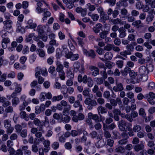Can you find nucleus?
<instances>
[{
    "instance_id": "1",
    "label": "nucleus",
    "mask_w": 155,
    "mask_h": 155,
    "mask_svg": "<svg viewBox=\"0 0 155 155\" xmlns=\"http://www.w3.org/2000/svg\"><path fill=\"white\" fill-rule=\"evenodd\" d=\"M83 94L85 97H88L85 99L84 103L85 104L87 105V108L88 110H91L93 107L97 105L96 101L94 99H92L93 95L90 94L88 89H84L83 91Z\"/></svg>"
},
{
    "instance_id": "2",
    "label": "nucleus",
    "mask_w": 155,
    "mask_h": 155,
    "mask_svg": "<svg viewBox=\"0 0 155 155\" xmlns=\"http://www.w3.org/2000/svg\"><path fill=\"white\" fill-rule=\"evenodd\" d=\"M63 51L65 52V57L67 58L71 59L72 61L77 60L78 58V54H73L71 52L67 51V49L66 48L63 49Z\"/></svg>"
},
{
    "instance_id": "3",
    "label": "nucleus",
    "mask_w": 155,
    "mask_h": 155,
    "mask_svg": "<svg viewBox=\"0 0 155 155\" xmlns=\"http://www.w3.org/2000/svg\"><path fill=\"white\" fill-rule=\"evenodd\" d=\"M36 73L35 76L37 78L38 76L41 74L43 76H46L47 74V71L45 68H40L38 67L35 69Z\"/></svg>"
},
{
    "instance_id": "4",
    "label": "nucleus",
    "mask_w": 155,
    "mask_h": 155,
    "mask_svg": "<svg viewBox=\"0 0 155 155\" xmlns=\"http://www.w3.org/2000/svg\"><path fill=\"white\" fill-rule=\"evenodd\" d=\"M17 96V94L15 92H13L11 95V97L12 98V104L13 106H16L20 102L19 99Z\"/></svg>"
},
{
    "instance_id": "5",
    "label": "nucleus",
    "mask_w": 155,
    "mask_h": 155,
    "mask_svg": "<svg viewBox=\"0 0 155 155\" xmlns=\"http://www.w3.org/2000/svg\"><path fill=\"white\" fill-rule=\"evenodd\" d=\"M27 25L25 27V29H34V30L35 31V28L37 27V24L35 22H33L32 20H29L27 21Z\"/></svg>"
},
{
    "instance_id": "6",
    "label": "nucleus",
    "mask_w": 155,
    "mask_h": 155,
    "mask_svg": "<svg viewBox=\"0 0 155 155\" xmlns=\"http://www.w3.org/2000/svg\"><path fill=\"white\" fill-rule=\"evenodd\" d=\"M47 27H48L47 31H48L49 29V27L47 24L44 26L40 25H38L37 26L36 31L38 32L39 34L41 35L44 33V30Z\"/></svg>"
},
{
    "instance_id": "7",
    "label": "nucleus",
    "mask_w": 155,
    "mask_h": 155,
    "mask_svg": "<svg viewBox=\"0 0 155 155\" xmlns=\"http://www.w3.org/2000/svg\"><path fill=\"white\" fill-rule=\"evenodd\" d=\"M33 123L35 126L39 127V131H41L43 129V124L42 123L41 121L38 118H34Z\"/></svg>"
},
{
    "instance_id": "8",
    "label": "nucleus",
    "mask_w": 155,
    "mask_h": 155,
    "mask_svg": "<svg viewBox=\"0 0 155 155\" xmlns=\"http://www.w3.org/2000/svg\"><path fill=\"white\" fill-rule=\"evenodd\" d=\"M88 117L94 120L96 123H99L101 121V119L97 114H94L91 113H89L88 114Z\"/></svg>"
},
{
    "instance_id": "9",
    "label": "nucleus",
    "mask_w": 155,
    "mask_h": 155,
    "mask_svg": "<svg viewBox=\"0 0 155 155\" xmlns=\"http://www.w3.org/2000/svg\"><path fill=\"white\" fill-rule=\"evenodd\" d=\"M89 69L91 71H93L92 73V75L94 77H95L99 74V71L98 68L96 66L91 65L89 66Z\"/></svg>"
},
{
    "instance_id": "10",
    "label": "nucleus",
    "mask_w": 155,
    "mask_h": 155,
    "mask_svg": "<svg viewBox=\"0 0 155 155\" xmlns=\"http://www.w3.org/2000/svg\"><path fill=\"white\" fill-rule=\"evenodd\" d=\"M116 86L113 87V90L116 92L121 91L124 90L123 86L122 83L120 82H116Z\"/></svg>"
},
{
    "instance_id": "11",
    "label": "nucleus",
    "mask_w": 155,
    "mask_h": 155,
    "mask_svg": "<svg viewBox=\"0 0 155 155\" xmlns=\"http://www.w3.org/2000/svg\"><path fill=\"white\" fill-rule=\"evenodd\" d=\"M104 58H100V59L103 61L110 60L113 57L112 53L110 52H106L104 55Z\"/></svg>"
},
{
    "instance_id": "12",
    "label": "nucleus",
    "mask_w": 155,
    "mask_h": 155,
    "mask_svg": "<svg viewBox=\"0 0 155 155\" xmlns=\"http://www.w3.org/2000/svg\"><path fill=\"white\" fill-rule=\"evenodd\" d=\"M110 103L113 106H116L117 104L120 105L122 104L121 99L119 97H117L116 100L112 99L110 100Z\"/></svg>"
},
{
    "instance_id": "13",
    "label": "nucleus",
    "mask_w": 155,
    "mask_h": 155,
    "mask_svg": "<svg viewBox=\"0 0 155 155\" xmlns=\"http://www.w3.org/2000/svg\"><path fill=\"white\" fill-rule=\"evenodd\" d=\"M102 28V25L100 23L97 24L93 28V31L95 33H98Z\"/></svg>"
},
{
    "instance_id": "14",
    "label": "nucleus",
    "mask_w": 155,
    "mask_h": 155,
    "mask_svg": "<svg viewBox=\"0 0 155 155\" xmlns=\"http://www.w3.org/2000/svg\"><path fill=\"white\" fill-rule=\"evenodd\" d=\"M51 15V13L48 11L47 9L45 8L43 14V17L42 19V22H44L47 19V18L49 17Z\"/></svg>"
},
{
    "instance_id": "15",
    "label": "nucleus",
    "mask_w": 155,
    "mask_h": 155,
    "mask_svg": "<svg viewBox=\"0 0 155 155\" xmlns=\"http://www.w3.org/2000/svg\"><path fill=\"white\" fill-rule=\"evenodd\" d=\"M118 32L119 33V37L120 38H123L127 35L126 30L123 27L120 28Z\"/></svg>"
},
{
    "instance_id": "16",
    "label": "nucleus",
    "mask_w": 155,
    "mask_h": 155,
    "mask_svg": "<svg viewBox=\"0 0 155 155\" xmlns=\"http://www.w3.org/2000/svg\"><path fill=\"white\" fill-rule=\"evenodd\" d=\"M139 73L141 75H147L148 74V70L145 66L140 67L139 70Z\"/></svg>"
},
{
    "instance_id": "17",
    "label": "nucleus",
    "mask_w": 155,
    "mask_h": 155,
    "mask_svg": "<svg viewBox=\"0 0 155 155\" xmlns=\"http://www.w3.org/2000/svg\"><path fill=\"white\" fill-rule=\"evenodd\" d=\"M12 21L10 20L5 21H3L5 28L7 30H9L12 28Z\"/></svg>"
},
{
    "instance_id": "18",
    "label": "nucleus",
    "mask_w": 155,
    "mask_h": 155,
    "mask_svg": "<svg viewBox=\"0 0 155 155\" xmlns=\"http://www.w3.org/2000/svg\"><path fill=\"white\" fill-rule=\"evenodd\" d=\"M144 145L143 143L136 144L135 146L134 149L136 152H139L140 150L144 149Z\"/></svg>"
},
{
    "instance_id": "19",
    "label": "nucleus",
    "mask_w": 155,
    "mask_h": 155,
    "mask_svg": "<svg viewBox=\"0 0 155 155\" xmlns=\"http://www.w3.org/2000/svg\"><path fill=\"white\" fill-rule=\"evenodd\" d=\"M111 21L112 23L116 25L119 24L120 25H123L124 24V22L126 23V21H123L121 19L119 18L112 19L111 20Z\"/></svg>"
},
{
    "instance_id": "20",
    "label": "nucleus",
    "mask_w": 155,
    "mask_h": 155,
    "mask_svg": "<svg viewBox=\"0 0 155 155\" xmlns=\"http://www.w3.org/2000/svg\"><path fill=\"white\" fill-rule=\"evenodd\" d=\"M105 144V143L103 140H100L95 143V146L98 148L103 147Z\"/></svg>"
},
{
    "instance_id": "21",
    "label": "nucleus",
    "mask_w": 155,
    "mask_h": 155,
    "mask_svg": "<svg viewBox=\"0 0 155 155\" xmlns=\"http://www.w3.org/2000/svg\"><path fill=\"white\" fill-rule=\"evenodd\" d=\"M126 96L128 99L129 98L131 99V101L132 103H134L135 102L134 95L133 92L131 91L127 92L126 93Z\"/></svg>"
},
{
    "instance_id": "22",
    "label": "nucleus",
    "mask_w": 155,
    "mask_h": 155,
    "mask_svg": "<svg viewBox=\"0 0 155 155\" xmlns=\"http://www.w3.org/2000/svg\"><path fill=\"white\" fill-rule=\"evenodd\" d=\"M131 69L128 67H126L123 70L121 71L122 75L124 76H126L128 74H129L130 71Z\"/></svg>"
},
{
    "instance_id": "23",
    "label": "nucleus",
    "mask_w": 155,
    "mask_h": 155,
    "mask_svg": "<svg viewBox=\"0 0 155 155\" xmlns=\"http://www.w3.org/2000/svg\"><path fill=\"white\" fill-rule=\"evenodd\" d=\"M73 106L75 108H77L79 107V109L78 111L80 112L83 110V108H82V105L81 104L80 102L76 101L74 103Z\"/></svg>"
},
{
    "instance_id": "24",
    "label": "nucleus",
    "mask_w": 155,
    "mask_h": 155,
    "mask_svg": "<svg viewBox=\"0 0 155 155\" xmlns=\"http://www.w3.org/2000/svg\"><path fill=\"white\" fill-rule=\"evenodd\" d=\"M57 68L56 70L58 72H59L61 71H63V66L61 64L60 62L57 61L56 63Z\"/></svg>"
},
{
    "instance_id": "25",
    "label": "nucleus",
    "mask_w": 155,
    "mask_h": 155,
    "mask_svg": "<svg viewBox=\"0 0 155 155\" xmlns=\"http://www.w3.org/2000/svg\"><path fill=\"white\" fill-rule=\"evenodd\" d=\"M97 110L99 114L100 113L101 114L105 113L107 111V109L102 107V106H99L97 108Z\"/></svg>"
},
{
    "instance_id": "26",
    "label": "nucleus",
    "mask_w": 155,
    "mask_h": 155,
    "mask_svg": "<svg viewBox=\"0 0 155 155\" xmlns=\"http://www.w3.org/2000/svg\"><path fill=\"white\" fill-rule=\"evenodd\" d=\"M60 103L62 107H64V108L71 109V106L65 101H61L60 102Z\"/></svg>"
},
{
    "instance_id": "27",
    "label": "nucleus",
    "mask_w": 155,
    "mask_h": 155,
    "mask_svg": "<svg viewBox=\"0 0 155 155\" xmlns=\"http://www.w3.org/2000/svg\"><path fill=\"white\" fill-rule=\"evenodd\" d=\"M17 28L16 29V32L18 33H22L25 32L24 29L21 26V24L18 23L17 24Z\"/></svg>"
},
{
    "instance_id": "28",
    "label": "nucleus",
    "mask_w": 155,
    "mask_h": 155,
    "mask_svg": "<svg viewBox=\"0 0 155 155\" xmlns=\"http://www.w3.org/2000/svg\"><path fill=\"white\" fill-rule=\"evenodd\" d=\"M28 146H22L21 150L23 151L24 153L28 155H30L31 154V151L28 150Z\"/></svg>"
},
{
    "instance_id": "29",
    "label": "nucleus",
    "mask_w": 155,
    "mask_h": 155,
    "mask_svg": "<svg viewBox=\"0 0 155 155\" xmlns=\"http://www.w3.org/2000/svg\"><path fill=\"white\" fill-rule=\"evenodd\" d=\"M37 54L41 57H44L45 55V52L44 50L41 48L38 49L36 50Z\"/></svg>"
},
{
    "instance_id": "30",
    "label": "nucleus",
    "mask_w": 155,
    "mask_h": 155,
    "mask_svg": "<svg viewBox=\"0 0 155 155\" xmlns=\"http://www.w3.org/2000/svg\"><path fill=\"white\" fill-rule=\"evenodd\" d=\"M63 98V96L62 95H60L57 96H54L52 98L51 100L53 102H55L56 101H58L62 100Z\"/></svg>"
},
{
    "instance_id": "31",
    "label": "nucleus",
    "mask_w": 155,
    "mask_h": 155,
    "mask_svg": "<svg viewBox=\"0 0 155 155\" xmlns=\"http://www.w3.org/2000/svg\"><path fill=\"white\" fill-rule=\"evenodd\" d=\"M35 41L37 42V44L38 47L41 48H43L45 47V44L42 41L39 40V39L36 38Z\"/></svg>"
},
{
    "instance_id": "32",
    "label": "nucleus",
    "mask_w": 155,
    "mask_h": 155,
    "mask_svg": "<svg viewBox=\"0 0 155 155\" xmlns=\"http://www.w3.org/2000/svg\"><path fill=\"white\" fill-rule=\"evenodd\" d=\"M120 54L122 56L127 58V55L131 54V51H129L125 50L124 51L120 52Z\"/></svg>"
},
{
    "instance_id": "33",
    "label": "nucleus",
    "mask_w": 155,
    "mask_h": 155,
    "mask_svg": "<svg viewBox=\"0 0 155 155\" xmlns=\"http://www.w3.org/2000/svg\"><path fill=\"white\" fill-rule=\"evenodd\" d=\"M98 134L97 132L95 130H93L89 134V136L92 139L97 138L98 139Z\"/></svg>"
},
{
    "instance_id": "34",
    "label": "nucleus",
    "mask_w": 155,
    "mask_h": 155,
    "mask_svg": "<svg viewBox=\"0 0 155 155\" xmlns=\"http://www.w3.org/2000/svg\"><path fill=\"white\" fill-rule=\"evenodd\" d=\"M128 139L124 138L119 140L118 142V143L120 145H125L127 144L128 142Z\"/></svg>"
},
{
    "instance_id": "35",
    "label": "nucleus",
    "mask_w": 155,
    "mask_h": 155,
    "mask_svg": "<svg viewBox=\"0 0 155 155\" xmlns=\"http://www.w3.org/2000/svg\"><path fill=\"white\" fill-rule=\"evenodd\" d=\"M108 32L106 31H103L99 34L100 37L102 39H104L106 37L107 35L108 34Z\"/></svg>"
},
{
    "instance_id": "36",
    "label": "nucleus",
    "mask_w": 155,
    "mask_h": 155,
    "mask_svg": "<svg viewBox=\"0 0 155 155\" xmlns=\"http://www.w3.org/2000/svg\"><path fill=\"white\" fill-rule=\"evenodd\" d=\"M86 123L89 126V127L90 129H92L93 127V123L91 118H88L86 120Z\"/></svg>"
},
{
    "instance_id": "37",
    "label": "nucleus",
    "mask_w": 155,
    "mask_h": 155,
    "mask_svg": "<svg viewBox=\"0 0 155 155\" xmlns=\"http://www.w3.org/2000/svg\"><path fill=\"white\" fill-rule=\"evenodd\" d=\"M70 119L71 117L68 116H66L64 117H62L61 118L62 122L65 123H68L70 121Z\"/></svg>"
},
{
    "instance_id": "38",
    "label": "nucleus",
    "mask_w": 155,
    "mask_h": 155,
    "mask_svg": "<svg viewBox=\"0 0 155 155\" xmlns=\"http://www.w3.org/2000/svg\"><path fill=\"white\" fill-rule=\"evenodd\" d=\"M116 64L118 68H121L124 66V61L122 60H118L116 61Z\"/></svg>"
},
{
    "instance_id": "39",
    "label": "nucleus",
    "mask_w": 155,
    "mask_h": 155,
    "mask_svg": "<svg viewBox=\"0 0 155 155\" xmlns=\"http://www.w3.org/2000/svg\"><path fill=\"white\" fill-rule=\"evenodd\" d=\"M88 56L90 57L93 59L95 58L96 56V55L94 51L93 50H90L89 51V53Z\"/></svg>"
},
{
    "instance_id": "40",
    "label": "nucleus",
    "mask_w": 155,
    "mask_h": 155,
    "mask_svg": "<svg viewBox=\"0 0 155 155\" xmlns=\"http://www.w3.org/2000/svg\"><path fill=\"white\" fill-rule=\"evenodd\" d=\"M74 2L69 0L68 2L66 4V5L67 8L69 9L72 8L74 5Z\"/></svg>"
},
{
    "instance_id": "41",
    "label": "nucleus",
    "mask_w": 155,
    "mask_h": 155,
    "mask_svg": "<svg viewBox=\"0 0 155 155\" xmlns=\"http://www.w3.org/2000/svg\"><path fill=\"white\" fill-rule=\"evenodd\" d=\"M141 127L140 126L137 124L134 125L133 127V130L135 132H138L141 130Z\"/></svg>"
},
{
    "instance_id": "42",
    "label": "nucleus",
    "mask_w": 155,
    "mask_h": 155,
    "mask_svg": "<svg viewBox=\"0 0 155 155\" xmlns=\"http://www.w3.org/2000/svg\"><path fill=\"white\" fill-rule=\"evenodd\" d=\"M14 111V109L13 107L11 106H9L6 107L5 109V111L6 113H12Z\"/></svg>"
},
{
    "instance_id": "43",
    "label": "nucleus",
    "mask_w": 155,
    "mask_h": 155,
    "mask_svg": "<svg viewBox=\"0 0 155 155\" xmlns=\"http://www.w3.org/2000/svg\"><path fill=\"white\" fill-rule=\"evenodd\" d=\"M88 86L89 87H92L94 84V82L91 77H88V80L87 81Z\"/></svg>"
},
{
    "instance_id": "44",
    "label": "nucleus",
    "mask_w": 155,
    "mask_h": 155,
    "mask_svg": "<svg viewBox=\"0 0 155 155\" xmlns=\"http://www.w3.org/2000/svg\"><path fill=\"white\" fill-rule=\"evenodd\" d=\"M115 151L117 153H123L124 152V149L121 146H119L115 149Z\"/></svg>"
},
{
    "instance_id": "45",
    "label": "nucleus",
    "mask_w": 155,
    "mask_h": 155,
    "mask_svg": "<svg viewBox=\"0 0 155 155\" xmlns=\"http://www.w3.org/2000/svg\"><path fill=\"white\" fill-rule=\"evenodd\" d=\"M86 7L88 8L90 11H93L95 9V6L93 5H91L90 3H88L86 5Z\"/></svg>"
},
{
    "instance_id": "46",
    "label": "nucleus",
    "mask_w": 155,
    "mask_h": 155,
    "mask_svg": "<svg viewBox=\"0 0 155 155\" xmlns=\"http://www.w3.org/2000/svg\"><path fill=\"white\" fill-rule=\"evenodd\" d=\"M103 135L104 137L107 139L110 138L111 137V134L108 130L104 132Z\"/></svg>"
},
{
    "instance_id": "47",
    "label": "nucleus",
    "mask_w": 155,
    "mask_h": 155,
    "mask_svg": "<svg viewBox=\"0 0 155 155\" xmlns=\"http://www.w3.org/2000/svg\"><path fill=\"white\" fill-rule=\"evenodd\" d=\"M49 46H54L57 47L58 45V44L57 43L55 39L51 40L49 42Z\"/></svg>"
},
{
    "instance_id": "48",
    "label": "nucleus",
    "mask_w": 155,
    "mask_h": 155,
    "mask_svg": "<svg viewBox=\"0 0 155 155\" xmlns=\"http://www.w3.org/2000/svg\"><path fill=\"white\" fill-rule=\"evenodd\" d=\"M154 18V16L153 15H150L147 16L146 18V21L149 23L150 22L152 21Z\"/></svg>"
},
{
    "instance_id": "49",
    "label": "nucleus",
    "mask_w": 155,
    "mask_h": 155,
    "mask_svg": "<svg viewBox=\"0 0 155 155\" xmlns=\"http://www.w3.org/2000/svg\"><path fill=\"white\" fill-rule=\"evenodd\" d=\"M11 121L8 120H5L4 121V125L5 128H6L11 126Z\"/></svg>"
},
{
    "instance_id": "50",
    "label": "nucleus",
    "mask_w": 155,
    "mask_h": 155,
    "mask_svg": "<svg viewBox=\"0 0 155 155\" xmlns=\"http://www.w3.org/2000/svg\"><path fill=\"white\" fill-rule=\"evenodd\" d=\"M63 89H67V91L70 94H72L74 91V88L73 87H70L68 88L65 85L63 86Z\"/></svg>"
},
{
    "instance_id": "51",
    "label": "nucleus",
    "mask_w": 155,
    "mask_h": 155,
    "mask_svg": "<svg viewBox=\"0 0 155 155\" xmlns=\"http://www.w3.org/2000/svg\"><path fill=\"white\" fill-rule=\"evenodd\" d=\"M54 51V48L52 46H49L47 49V52L48 54L53 53Z\"/></svg>"
},
{
    "instance_id": "52",
    "label": "nucleus",
    "mask_w": 155,
    "mask_h": 155,
    "mask_svg": "<svg viewBox=\"0 0 155 155\" xmlns=\"http://www.w3.org/2000/svg\"><path fill=\"white\" fill-rule=\"evenodd\" d=\"M114 141L113 140L109 139L107 140V145L110 147H112L114 143Z\"/></svg>"
},
{
    "instance_id": "53",
    "label": "nucleus",
    "mask_w": 155,
    "mask_h": 155,
    "mask_svg": "<svg viewBox=\"0 0 155 155\" xmlns=\"http://www.w3.org/2000/svg\"><path fill=\"white\" fill-rule=\"evenodd\" d=\"M147 145L150 148L153 147L154 150H155V144L153 141H149L147 143Z\"/></svg>"
},
{
    "instance_id": "54",
    "label": "nucleus",
    "mask_w": 155,
    "mask_h": 155,
    "mask_svg": "<svg viewBox=\"0 0 155 155\" xmlns=\"http://www.w3.org/2000/svg\"><path fill=\"white\" fill-rule=\"evenodd\" d=\"M155 87V84L153 82H151L149 83L148 88L150 90H152L154 89Z\"/></svg>"
},
{
    "instance_id": "55",
    "label": "nucleus",
    "mask_w": 155,
    "mask_h": 155,
    "mask_svg": "<svg viewBox=\"0 0 155 155\" xmlns=\"http://www.w3.org/2000/svg\"><path fill=\"white\" fill-rule=\"evenodd\" d=\"M96 51L99 54L101 55L103 54L104 53V49L98 47L97 48Z\"/></svg>"
},
{
    "instance_id": "56",
    "label": "nucleus",
    "mask_w": 155,
    "mask_h": 155,
    "mask_svg": "<svg viewBox=\"0 0 155 155\" xmlns=\"http://www.w3.org/2000/svg\"><path fill=\"white\" fill-rule=\"evenodd\" d=\"M59 75L60 79L62 80H65V73L64 71L58 72Z\"/></svg>"
},
{
    "instance_id": "57",
    "label": "nucleus",
    "mask_w": 155,
    "mask_h": 155,
    "mask_svg": "<svg viewBox=\"0 0 155 155\" xmlns=\"http://www.w3.org/2000/svg\"><path fill=\"white\" fill-rule=\"evenodd\" d=\"M91 18L94 21H97L99 18V16L97 14H92L91 16Z\"/></svg>"
},
{
    "instance_id": "58",
    "label": "nucleus",
    "mask_w": 155,
    "mask_h": 155,
    "mask_svg": "<svg viewBox=\"0 0 155 155\" xmlns=\"http://www.w3.org/2000/svg\"><path fill=\"white\" fill-rule=\"evenodd\" d=\"M112 134L114 136V139H117L120 135L119 133L116 130H114L112 131Z\"/></svg>"
},
{
    "instance_id": "59",
    "label": "nucleus",
    "mask_w": 155,
    "mask_h": 155,
    "mask_svg": "<svg viewBox=\"0 0 155 155\" xmlns=\"http://www.w3.org/2000/svg\"><path fill=\"white\" fill-rule=\"evenodd\" d=\"M14 84L17 85V86L15 88V92H16L17 94V93L20 92L21 90V88L20 85L19 84L18 85L16 83H15Z\"/></svg>"
},
{
    "instance_id": "60",
    "label": "nucleus",
    "mask_w": 155,
    "mask_h": 155,
    "mask_svg": "<svg viewBox=\"0 0 155 155\" xmlns=\"http://www.w3.org/2000/svg\"><path fill=\"white\" fill-rule=\"evenodd\" d=\"M74 69L78 70L81 66V64L80 62L76 61L75 62L73 65Z\"/></svg>"
},
{
    "instance_id": "61",
    "label": "nucleus",
    "mask_w": 155,
    "mask_h": 155,
    "mask_svg": "<svg viewBox=\"0 0 155 155\" xmlns=\"http://www.w3.org/2000/svg\"><path fill=\"white\" fill-rule=\"evenodd\" d=\"M15 128L17 132L20 133L22 129V127L20 125L17 124L15 126Z\"/></svg>"
},
{
    "instance_id": "62",
    "label": "nucleus",
    "mask_w": 155,
    "mask_h": 155,
    "mask_svg": "<svg viewBox=\"0 0 155 155\" xmlns=\"http://www.w3.org/2000/svg\"><path fill=\"white\" fill-rule=\"evenodd\" d=\"M43 123L45 127H47L49 126V120L48 118L46 116L45 117V120Z\"/></svg>"
},
{
    "instance_id": "63",
    "label": "nucleus",
    "mask_w": 155,
    "mask_h": 155,
    "mask_svg": "<svg viewBox=\"0 0 155 155\" xmlns=\"http://www.w3.org/2000/svg\"><path fill=\"white\" fill-rule=\"evenodd\" d=\"M122 101L124 105H128L130 102V100L127 97H124L123 98Z\"/></svg>"
},
{
    "instance_id": "64",
    "label": "nucleus",
    "mask_w": 155,
    "mask_h": 155,
    "mask_svg": "<svg viewBox=\"0 0 155 155\" xmlns=\"http://www.w3.org/2000/svg\"><path fill=\"white\" fill-rule=\"evenodd\" d=\"M146 97L147 98L154 99L155 98V94L153 92H150L148 94H147Z\"/></svg>"
}]
</instances>
